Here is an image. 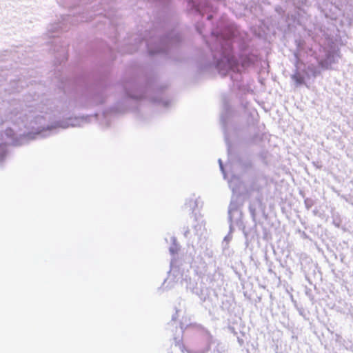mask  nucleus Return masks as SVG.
<instances>
[{"label":"nucleus","mask_w":353,"mask_h":353,"mask_svg":"<svg viewBox=\"0 0 353 353\" xmlns=\"http://www.w3.org/2000/svg\"><path fill=\"white\" fill-rule=\"evenodd\" d=\"M292 79L294 80L296 85H301L305 83L304 77L299 72L294 73L292 76Z\"/></svg>","instance_id":"nucleus-1"}]
</instances>
